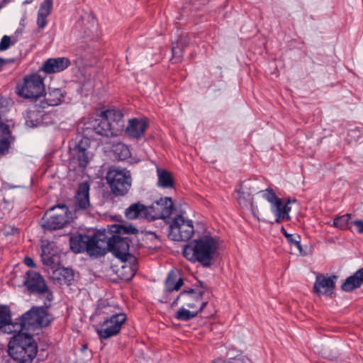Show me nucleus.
<instances>
[{"instance_id":"22","label":"nucleus","mask_w":363,"mask_h":363,"mask_svg":"<svg viewBox=\"0 0 363 363\" xmlns=\"http://www.w3.org/2000/svg\"><path fill=\"white\" fill-rule=\"evenodd\" d=\"M72 160L77 162L79 167L84 169L89 163V156L82 141L79 142L72 150Z\"/></svg>"},{"instance_id":"46","label":"nucleus","mask_w":363,"mask_h":363,"mask_svg":"<svg viewBox=\"0 0 363 363\" xmlns=\"http://www.w3.org/2000/svg\"><path fill=\"white\" fill-rule=\"evenodd\" d=\"M24 263L30 267H34L35 266L33 259L30 257H26L24 259Z\"/></svg>"},{"instance_id":"3","label":"nucleus","mask_w":363,"mask_h":363,"mask_svg":"<svg viewBox=\"0 0 363 363\" xmlns=\"http://www.w3.org/2000/svg\"><path fill=\"white\" fill-rule=\"evenodd\" d=\"M123 117L122 113L116 109L101 111L97 118L90 119L85 124L84 133L89 135L92 130L101 136H116L123 128Z\"/></svg>"},{"instance_id":"32","label":"nucleus","mask_w":363,"mask_h":363,"mask_svg":"<svg viewBox=\"0 0 363 363\" xmlns=\"http://www.w3.org/2000/svg\"><path fill=\"white\" fill-rule=\"evenodd\" d=\"M350 218L351 216L348 213L337 217L333 220V226L340 230H346L349 228Z\"/></svg>"},{"instance_id":"36","label":"nucleus","mask_w":363,"mask_h":363,"mask_svg":"<svg viewBox=\"0 0 363 363\" xmlns=\"http://www.w3.org/2000/svg\"><path fill=\"white\" fill-rule=\"evenodd\" d=\"M54 242H44L42 245V253L41 257H45V255L50 256L53 254H57V250L55 249Z\"/></svg>"},{"instance_id":"19","label":"nucleus","mask_w":363,"mask_h":363,"mask_svg":"<svg viewBox=\"0 0 363 363\" xmlns=\"http://www.w3.org/2000/svg\"><path fill=\"white\" fill-rule=\"evenodd\" d=\"M14 138L9 125L0 121V156L6 155L9 152L11 144L13 142Z\"/></svg>"},{"instance_id":"49","label":"nucleus","mask_w":363,"mask_h":363,"mask_svg":"<svg viewBox=\"0 0 363 363\" xmlns=\"http://www.w3.org/2000/svg\"><path fill=\"white\" fill-rule=\"evenodd\" d=\"M32 1H33V0H26V1H24V3H23V4H29V3L32 2Z\"/></svg>"},{"instance_id":"1","label":"nucleus","mask_w":363,"mask_h":363,"mask_svg":"<svg viewBox=\"0 0 363 363\" xmlns=\"http://www.w3.org/2000/svg\"><path fill=\"white\" fill-rule=\"evenodd\" d=\"M219 248L220 243L216 238L205 235L185 245L182 253L190 262L210 267L218 256Z\"/></svg>"},{"instance_id":"18","label":"nucleus","mask_w":363,"mask_h":363,"mask_svg":"<svg viewBox=\"0 0 363 363\" xmlns=\"http://www.w3.org/2000/svg\"><path fill=\"white\" fill-rule=\"evenodd\" d=\"M90 186L88 182L81 183L75 195V208L85 210L90 206L89 201Z\"/></svg>"},{"instance_id":"34","label":"nucleus","mask_w":363,"mask_h":363,"mask_svg":"<svg viewBox=\"0 0 363 363\" xmlns=\"http://www.w3.org/2000/svg\"><path fill=\"white\" fill-rule=\"evenodd\" d=\"M41 258L43 264L50 267L52 271L57 267V264L59 261V257L57 254L55 253L50 256L45 255V257Z\"/></svg>"},{"instance_id":"9","label":"nucleus","mask_w":363,"mask_h":363,"mask_svg":"<svg viewBox=\"0 0 363 363\" xmlns=\"http://www.w3.org/2000/svg\"><path fill=\"white\" fill-rule=\"evenodd\" d=\"M17 94L24 98H39L45 93L43 78L38 74L26 76L22 83L18 84Z\"/></svg>"},{"instance_id":"40","label":"nucleus","mask_w":363,"mask_h":363,"mask_svg":"<svg viewBox=\"0 0 363 363\" xmlns=\"http://www.w3.org/2000/svg\"><path fill=\"white\" fill-rule=\"evenodd\" d=\"M11 44V38L8 35H4L0 42V50H7Z\"/></svg>"},{"instance_id":"7","label":"nucleus","mask_w":363,"mask_h":363,"mask_svg":"<svg viewBox=\"0 0 363 363\" xmlns=\"http://www.w3.org/2000/svg\"><path fill=\"white\" fill-rule=\"evenodd\" d=\"M106 179L112 193L116 196H124L130 189L131 176L130 172L125 169L110 168Z\"/></svg>"},{"instance_id":"23","label":"nucleus","mask_w":363,"mask_h":363,"mask_svg":"<svg viewBox=\"0 0 363 363\" xmlns=\"http://www.w3.org/2000/svg\"><path fill=\"white\" fill-rule=\"evenodd\" d=\"M50 277L60 284L70 285L74 280V272L69 268L57 267L52 271Z\"/></svg>"},{"instance_id":"13","label":"nucleus","mask_w":363,"mask_h":363,"mask_svg":"<svg viewBox=\"0 0 363 363\" xmlns=\"http://www.w3.org/2000/svg\"><path fill=\"white\" fill-rule=\"evenodd\" d=\"M148 208L150 212V220L165 219L172 213L174 203L170 197H164L155 201Z\"/></svg>"},{"instance_id":"5","label":"nucleus","mask_w":363,"mask_h":363,"mask_svg":"<svg viewBox=\"0 0 363 363\" xmlns=\"http://www.w3.org/2000/svg\"><path fill=\"white\" fill-rule=\"evenodd\" d=\"M100 236V230L92 235H74L69 238L70 249L74 253L86 252L92 257H101V252H103L105 245Z\"/></svg>"},{"instance_id":"38","label":"nucleus","mask_w":363,"mask_h":363,"mask_svg":"<svg viewBox=\"0 0 363 363\" xmlns=\"http://www.w3.org/2000/svg\"><path fill=\"white\" fill-rule=\"evenodd\" d=\"M172 56L173 59L175 60V62H178L181 57H182L183 50L178 45V43L172 45Z\"/></svg>"},{"instance_id":"29","label":"nucleus","mask_w":363,"mask_h":363,"mask_svg":"<svg viewBox=\"0 0 363 363\" xmlns=\"http://www.w3.org/2000/svg\"><path fill=\"white\" fill-rule=\"evenodd\" d=\"M98 313L99 315H104L105 317L104 319H112L113 315H125L123 313H119L117 311L116 308L111 305H106L103 306H99L98 308Z\"/></svg>"},{"instance_id":"43","label":"nucleus","mask_w":363,"mask_h":363,"mask_svg":"<svg viewBox=\"0 0 363 363\" xmlns=\"http://www.w3.org/2000/svg\"><path fill=\"white\" fill-rule=\"evenodd\" d=\"M274 215L276 217L275 222L277 223H281V221H284V220L287 221V220H289L291 219L290 216H286V214L284 215V213H282L281 215H280V214H279V215L274 214Z\"/></svg>"},{"instance_id":"8","label":"nucleus","mask_w":363,"mask_h":363,"mask_svg":"<svg viewBox=\"0 0 363 363\" xmlns=\"http://www.w3.org/2000/svg\"><path fill=\"white\" fill-rule=\"evenodd\" d=\"M69 210L66 205L52 206L46 211L41 219L42 226L48 230L62 228L69 222Z\"/></svg>"},{"instance_id":"12","label":"nucleus","mask_w":363,"mask_h":363,"mask_svg":"<svg viewBox=\"0 0 363 363\" xmlns=\"http://www.w3.org/2000/svg\"><path fill=\"white\" fill-rule=\"evenodd\" d=\"M203 291L196 292L194 289L184 290L181 292L177 298L172 302V306L177 305L178 301L182 300L187 308L196 309L201 311L206 306L207 301H203Z\"/></svg>"},{"instance_id":"16","label":"nucleus","mask_w":363,"mask_h":363,"mask_svg":"<svg viewBox=\"0 0 363 363\" xmlns=\"http://www.w3.org/2000/svg\"><path fill=\"white\" fill-rule=\"evenodd\" d=\"M70 65L67 57L50 58L43 63L41 70L47 74L56 73L65 70Z\"/></svg>"},{"instance_id":"47","label":"nucleus","mask_w":363,"mask_h":363,"mask_svg":"<svg viewBox=\"0 0 363 363\" xmlns=\"http://www.w3.org/2000/svg\"><path fill=\"white\" fill-rule=\"evenodd\" d=\"M9 62H13V60H4V59H2V58H0V69H1V67L6 63H8Z\"/></svg>"},{"instance_id":"28","label":"nucleus","mask_w":363,"mask_h":363,"mask_svg":"<svg viewBox=\"0 0 363 363\" xmlns=\"http://www.w3.org/2000/svg\"><path fill=\"white\" fill-rule=\"evenodd\" d=\"M11 323V315L9 308L6 306H0V329L4 327H9V331L8 333L13 332L11 328L13 325Z\"/></svg>"},{"instance_id":"17","label":"nucleus","mask_w":363,"mask_h":363,"mask_svg":"<svg viewBox=\"0 0 363 363\" xmlns=\"http://www.w3.org/2000/svg\"><path fill=\"white\" fill-rule=\"evenodd\" d=\"M147 128V121L144 119L132 118L128 121L125 128V133L128 136L135 139L141 138Z\"/></svg>"},{"instance_id":"2","label":"nucleus","mask_w":363,"mask_h":363,"mask_svg":"<svg viewBox=\"0 0 363 363\" xmlns=\"http://www.w3.org/2000/svg\"><path fill=\"white\" fill-rule=\"evenodd\" d=\"M111 232L116 233L112 235L105 230H100V238L104 243V250L101 252L104 256L108 251L111 252L116 257L120 259H126L129 255L130 242L131 240L128 237L123 238L120 235H135L138 233V230L132 225H123L115 224L111 226Z\"/></svg>"},{"instance_id":"4","label":"nucleus","mask_w":363,"mask_h":363,"mask_svg":"<svg viewBox=\"0 0 363 363\" xmlns=\"http://www.w3.org/2000/svg\"><path fill=\"white\" fill-rule=\"evenodd\" d=\"M38 352V345L32 335L26 333H17L9 344V353L21 363H31Z\"/></svg>"},{"instance_id":"37","label":"nucleus","mask_w":363,"mask_h":363,"mask_svg":"<svg viewBox=\"0 0 363 363\" xmlns=\"http://www.w3.org/2000/svg\"><path fill=\"white\" fill-rule=\"evenodd\" d=\"M213 363H252V361L247 357H241L234 359L233 360H225L221 358L216 359Z\"/></svg>"},{"instance_id":"27","label":"nucleus","mask_w":363,"mask_h":363,"mask_svg":"<svg viewBox=\"0 0 363 363\" xmlns=\"http://www.w3.org/2000/svg\"><path fill=\"white\" fill-rule=\"evenodd\" d=\"M183 284V279L179 278L177 280L176 275L174 273L169 274L165 282L166 289L169 292L179 291Z\"/></svg>"},{"instance_id":"41","label":"nucleus","mask_w":363,"mask_h":363,"mask_svg":"<svg viewBox=\"0 0 363 363\" xmlns=\"http://www.w3.org/2000/svg\"><path fill=\"white\" fill-rule=\"evenodd\" d=\"M47 17L48 16H41L40 14H38L37 24H38V28L43 29L46 26V25L48 23Z\"/></svg>"},{"instance_id":"44","label":"nucleus","mask_w":363,"mask_h":363,"mask_svg":"<svg viewBox=\"0 0 363 363\" xmlns=\"http://www.w3.org/2000/svg\"><path fill=\"white\" fill-rule=\"evenodd\" d=\"M353 224L357 226V231L359 233H363V221L360 220H357L353 222Z\"/></svg>"},{"instance_id":"15","label":"nucleus","mask_w":363,"mask_h":363,"mask_svg":"<svg viewBox=\"0 0 363 363\" xmlns=\"http://www.w3.org/2000/svg\"><path fill=\"white\" fill-rule=\"evenodd\" d=\"M336 279V276L328 277L318 274L313 286L314 293L318 296L332 294L335 286V279Z\"/></svg>"},{"instance_id":"10","label":"nucleus","mask_w":363,"mask_h":363,"mask_svg":"<svg viewBox=\"0 0 363 363\" xmlns=\"http://www.w3.org/2000/svg\"><path fill=\"white\" fill-rule=\"evenodd\" d=\"M169 237L175 241L189 240L194 233V225L191 220H185L182 216H177L169 226Z\"/></svg>"},{"instance_id":"21","label":"nucleus","mask_w":363,"mask_h":363,"mask_svg":"<svg viewBox=\"0 0 363 363\" xmlns=\"http://www.w3.org/2000/svg\"><path fill=\"white\" fill-rule=\"evenodd\" d=\"M262 193V197L265 199L271 204V211L273 214L284 213V209L282 207L283 201L281 199L278 198L275 192L272 189H267L261 191Z\"/></svg>"},{"instance_id":"6","label":"nucleus","mask_w":363,"mask_h":363,"mask_svg":"<svg viewBox=\"0 0 363 363\" xmlns=\"http://www.w3.org/2000/svg\"><path fill=\"white\" fill-rule=\"evenodd\" d=\"M51 315L44 307H32L28 311L19 318L17 322L12 325L13 333H22L23 330H35L46 327L52 321Z\"/></svg>"},{"instance_id":"11","label":"nucleus","mask_w":363,"mask_h":363,"mask_svg":"<svg viewBox=\"0 0 363 363\" xmlns=\"http://www.w3.org/2000/svg\"><path fill=\"white\" fill-rule=\"evenodd\" d=\"M113 316L112 319H104L97 325L96 332L101 339H108L118 335L126 320V315Z\"/></svg>"},{"instance_id":"30","label":"nucleus","mask_w":363,"mask_h":363,"mask_svg":"<svg viewBox=\"0 0 363 363\" xmlns=\"http://www.w3.org/2000/svg\"><path fill=\"white\" fill-rule=\"evenodd\" d=\"M281 232L287 239V241L291 244L294 245L300 253L302 252V247L301 245V238L298 235L296 234H289L286 232L284 227H281Z\"/></svg>"},{"instance_id":"14","label":"nucleus","mask_w":363,"mask_h":363,"mask_svg":"<svg viewBox=\"0 0 363 363\" xmlns=\"http://www.w3.org/2000/svg\"><path fill=\"white\" fill-rule=\"evenodd\" d=\"M24 285L30 294H43L48 291L44 278L39 273L33 271L26 273Z\"/></svg>"},{"instance_id":"25","label":"nucleus","mask_w":363,"mask_h":363,"mask_svg":"<svg viewBox=\"0 0 363 363\" xmlns=\"http://www.w3.org/2000/svg\"><path fill=\"white\" fill-rule=\"evenodd\" d=\"M157 186L163 189L174 188V179L171 173L165 169H157Z\"/></svg>"},{"instance_id":"20","label":"nucleus","mask_w":363,"mask_h":363,"mask_svg":"<svg viewBox=\"0 0 363 363\" xmlns=\"http://www.w3.org/2000/svg\"><path fill=\"white\" fill-rule=\"evenodd\" d=\"M125 216L127 218L133 220L140 217H144L150 220V212L149 208L140 202L131 204L125 211Z\"/></svg>"},{"instance_id":"26","label":"nucleus","mask_w":363,"mask_h":363,"mask_svg":"<svg viewBox=\"0 0 363 363\" xmlns=\"http://www.w3.org/2000/svg\"><path fill=\"white\" fill-rule=\"evenodd\" d=\"M45 100L49 106H57L63 100L64 96L59 89H50L48 94H45Z\"/></svg>"},{"instance_id":"33","label":"nucleus","mask_w":363,"mask_h":363,"mask_svg":"<svg viewBox=\"0 0 363 363\" xmlns=\"http://www.w3.org/2000/svg\"><path fill=\"white\" fill-rule=\"evenodd\" d=\"M114 153L120 160H125L130 155L128 147L124 144L119 143L115 146Z\"/></svg>"},{"instance_id":"24","label":"nucleus","mask_w":363,"mask_h":363,"mask_svg":"<svg viewBox=\"0 0 363 363\" xmlns=\"http://www.w3.org/2000/svg\"><path fill=\"white\" fill-rule=\"evenodd\" d=\"M363 284V267L346 279L341 288L345 291H352L359 288Z\"/></svg>"},{"instance_id":"31","label":"nucleus","mask_w":363,"mask_h":363,"mask_svg":"<svg viewBox=\"0 0 363 363\" xmlns=\"http://www.w3.org/2000/svg\"><path fill=\"white\" fill-rule=\"evenodd\" d=\"M199 311H189L182 307L177 312L174 317L177 320L187 321L196 317Z\"/></svg>"},{"instance_id":"42","label":"nucleus","mask_w":363,"mask_h":363,"mask_svg":"<svg viewBox=\"0 0 363 363\" xmlns=\"http://www.w3.org/2000/svg\"><path fill=\"white\" fill-rule=\"evenodd\" d=\"M33 116H30L28 119H26V125L29 128H35L38 127L40 123V121L38 118L33 119Z\"/></svg>"},{"instance_id":"35","label":"nucleus","mask_w":363,"mask_h":363,"mask_svg":"<svg viewBox=\"0 0 363 363\" xmlns=\"http://www.w3.org/2000/svg\"><path fill=\"white\" fill-rule=\"evenodd\" d=\"M52 9V0H45L40 6L38 14L48 16Z\"/></svg>"},{"instance_id":"48","label":"nucleus","mask_w":363,"mask_h":363,"mask_svg":"<svg viewBox=\"0 0 363 363\" xmlns=\"http://www.w3.org/2000/svg\"><path fill=\"white\" fill-rule=\"evenodd\" d=\"M256 208L253 204V203L252 202L251 203V209H252V213L254 215L255 217H256Z\"/></svg>"},{"instance_id":"39","label":"nucleus","mask_w":363,"mask_h":363,"mask_svg":"<svg viewBox=\"0 0 363 363\" xmlns=\"http://www.w3.org/2000/svg\"><path fill=\"white\" fill-rule=\"evenodd\" d=\"M247 187V182H242L238 189H237L236 191L238 194V200L240 201L241 199H245V195L247 194V196H250V193H247L245 191V188Z\"/></svg>"},{"instance_id":"45","label":"nucleus","mask_w":363,"mask_h":363,"mask_svg":"<svg viewBox=\"0 0 363 363\" xmlns=\"http://www.w3.org/2000/svg\"><path fill=\"white\" fill-rule=\"evenodd\" d=\"M290 203L291 201L289 199L285 203H283L284 213H286V216H289V212L291 211V207L289 206Z\"/></svg>"}]
</instances>
